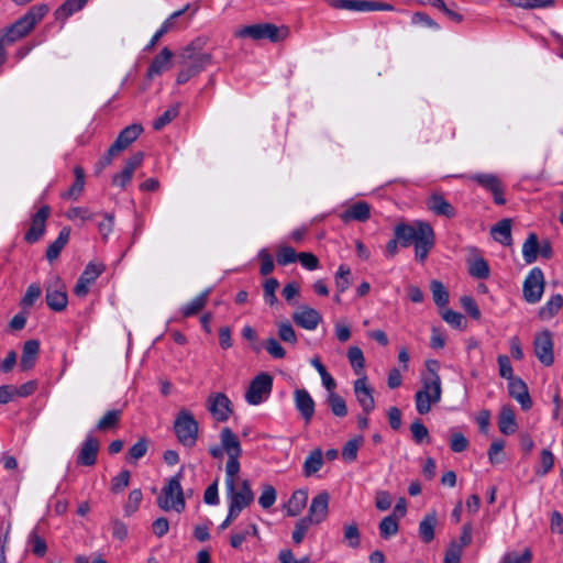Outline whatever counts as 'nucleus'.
Here are the masks:
<instances>
[{
	"mask_svg": "<svg viewBox=\"0 0 563 563\" xmlns=\"http://www.w3.org/2000/svg\"><path fill=\"white\" fill-rule=\"evenodd\" d=\"M394 236L399 240L402 247L415 245V258L423 263L435 244V234L430 223L412 221L399 222L394 228Z\"/></svg>",
	"mask_w": 563,
	"mask_h": 563,
	"instance_id": "1",
	"label": "nucleus"
},
{
	"mask_svg": "<svg viewBox=\"0 0 563 563\" xmlns=\"http://www.w3.org/2000/svg\"><path fill=\"white\" fill-rule=\"evenodd\" d=\"M49 8L45 3L35 4L29 11L10 26L2 30L0 34V47H4L15 41L26 36L35 25L47 14Z\"/></svg>",
	"mask_w": 563,
	"mask_h": 563,
	"instance_id": "2",
	"label": "nucleus"
},
{
	"mask_svg": "<svg viewBox=\"0 0 563 563\" xmlns=\"http://www.w3.org/2000/svg\"><path fill=\"white\" fill-rule=\"evenodd\" d=\"M239 474L240 472L225 473V493L231 515L241 514L255 498L250 481L241 479Z\"/></svg>",
	"mask_w": 563,
	"mask_h": 563,
	"instance_id": "3",
	"label": "nucleus"
},
{
	"mask_svg": "<svg viewBox=\"0 0 563 563\" xmlns=\"http://www.w3.org/2000/svg\"><path fill=\"white\" fill-rule=\"evenodd\" d=\"M441 378L437 371L429 367L428 373L422 377V389L415 395L417 411L420 415L428 413L431 406L441 400Z\"/></svg>",
	"mask_w": 563,
	"mask_h": 563,
	"instance_id": "4",
	"label": "nucleus"
},
{
	"mask_svg": "<svg viewBox=\"0 0 563 563\" xmlns=\"http://www.w3.org/2000/svg\"><path fill=\"white\" fill-rule=\"evenodd\" d=\"M181 477L183 474L180 470L176 475L170 477L162 488L161 495L157 498V505L162 510H174L178 514L185 510L186 500L180 485Z\"/></svg>",
	"mask_w": 563,
	"mask_h": 563,
	"instance_id": "5",
	"label": "nucleus"
},
{
	"mask_svg": "<svg viewBox=\"0 0 563 563\" xmlns=\"http://www.w3.org/2000/svg\"><path fill=\"white\" fill-rule=\"evenodd\" d=\"M173 429L181 445L191 449L197 444L199 423L190 410L186 408L179 410L174 420Z\"/></svg>",
	"mask_w": 563,
	"mask_h": 563,
	"instance_id": "6",
	"label": "nucleus"
},
{
	"mask_svg": "<svg viewBox=\"0 0 563 563\" xmlns=\"http://www.w3.org/2000/svg\"><path fill=\"white\" fill-rule=\"evenodd\" d=\"M238 38H251L255 42L267 41L277 43L282 37L280 27L273 23H255L244 25L234 31Z\"/></svg>",
	"mask_w": 563,
	"mask_h": 563,
	"instance_id": "7",
	"label": "nucleus"
},
{
	"mask_svg": "<svg viewBox=\"0 0 563 563\" xmlns=\"http://www.w3.org/2000/svg\"><path fill=\"white\" fill-rule=\"evenodd\" d=\"M221 444L228 454V462L225 464V473L240 472V456L242 455V448L238 435L228 427L223 428L220 432Z\"/></svg>",
	"mask_w": 563,
	"mask_h": 563,
	"instance_id": "8",
	"label": "nucleus"
},
{
	"mask_svg": "<svg viewBox=\"0 0 563 563\" xmlns=\"http://www.w3.org/2000/svg\"><path fill=\"white\" fill-rule=\"evenodd\" d=\"M464 178L476 183L486 191L490 192L494 202L496 205H505L506 199L504 197L505 194V185L503 180L496 175L492 173H476L468 176H463Z\"/></svg>",
	"mask_w": 563,
	"mask_h": 563,
	"instance_id": "9",
	"label": "nucleus"
},
{
	"mask_svg": "<svg viewBox=\"0 0 563 563\" xmlns=\"http://www.w3.org/2000/svg\"><path fill=\"white\" fill-rule=\"evenodd\" d=\"M273 386V378L267 373H261L257 376H255L250 386L249 389L245 393V400L247 404L256 406L265 401L271 391Z\"/></svg>",
	"mask_w": 563,
	"mask_h": 563,
	"instance_id": "10",
	"label": "nucleus"
},
{
	"mask_svg": "<svg viewBox=\"0 0 563 563\" xmlns=\"http://www.w3.org/2000/svg\"><path fill=\"white\" fill-rule=\"evenodd\" d=\"M544 275L539 267H533L523 280V298L529 303L540 301L544 291Z\"/></svg>",
	"mask_w": 563,
	"mask_h": 563,
	"instance_id": "11",
	"label": "nucleus"
},
{
	"mask_svg": "<svg viewBox=\"0 0 563 563\" xmlns=\"http://www.w3.org/2000/svg\"><path fill=\"white\" fill-rule=\"evenodd\" d=\"M206 406L212 418L218 422H225L233 412L229 397L223 393H212L208 396Z\"/></svg>",
	"mask_w": 563,
	"mask_h": 563,
	"instance_id": "12",
	"label": "nucleus"
},
{
	"mask_svg": "<svg viewBox=\"0 0 563 563\" xmlns=\"http://www.w3.org/2000/svg\"><path fill=\"white\" fill-rule=\"evenodd\" d=\"M45 300L48 308L53 311L60 312L67 308L68 296L66 286L58 277H54L53 282L47 285Z\"/></svg>",
	"mask_w": 563,
	"mask_h": 563,
	"instance_id": "13",
	"label": "nucleus"
},
{
	"mask_svg": "<svg viewBox=\"0 0 563 563\" xmlns=\"http://www.w3.org/2000/svg\"><path fill=\"white\" fill-rule=\"evenodd\" d=\"M533 347L536 356L544 366L553 364V338L549 330H544L536 334Z\"/></svg>",
	"mask_w": 563,
	"mask_h": 563,
	"instance_id": "14",
	"label": "nucleus"
},
{
	"mask_svg": "<svg viewBox=\"0 0 563 563\" xmlns=\"http://www.w3.org/2000/svg\"><path fill=\"white\" fill-rule=\"evenodd\" d=\"M51 216V207H41L31 219L30 229L24 234L25 242L33 244L36 243L45 233L46 221Z\"/></svg>",
	"mask_w": 563,
	"mask_h": 563,
	"instance_id": "15",
	"label": "nucleus"
},
{
	"mask_svg": "<svg viewBox=\"0 0 563 563\" xmlns=\"http://www.w3.org/2000/svg\"><path fill=\"white\" fill-rule=\"evenodd\" d=\"M104 265L102 263H89L85 267L84 272L79 276L75 287L74 294L77 297H85L89 292L90 286L97 280V278L104 272Z\"/></svg>",
	"mask_w": 563,
	"mask_h": 563,
	"instance_id": "16",
	"label": "nucleus"
},
{
	"mask_svg": "<svg viewBox=\"0 0 563 563\" xmlns=\"http://www.w3.org/2000/svg\"><path fill=\"white\" fill-rule=\"evenodd\" d=\"M353 390L363 411L368 415L375 409L374 389L369 386L367 377L362 375L353 383Z\"/></svg>",
	"mask_w": 563,
	"mask_h": 563,
	"instance_id": "17",
	"label": "nucleus"
},
{
	"mask_svg": "<svg viewBox=\"0 0 563 563\" xmlns=\"http://www.w3.org/2000/svg\"><path fill=\"white\" fill-rule=\"evenodd\" d=\"M144 159L143 152H136L125 162L123 169L112 177V185L124 189L131 181L134 172L142 165Z\"/></svg>",
	"mask_w": 563,
	"mask_h": 563,
	"instance_id": "18",
	"label": "nucleus"
},
{
	"mask_svg": "<svg viewBox=\"0 0 563 563\" xmlns=\"http://www.w3.org/2000/svg\"><path fill=\"white\" fill-rule=\"evenodd\" d=\"M99 441L89 432L80 445L76 463L80 466H93L97 463Z\"/></svg>",
	"mask_w": 563,
	"mask_h": 563,
	"instance_id": "19",
	"label": "nucleus"
},
{
	"mask_svg": "<svg viewBox=\"0 0 563 563\" xmlns=\"http://www.w3.org/2000/svg\"><path fill=\"white\" fill-rule=\"evenodd\" d=\"M295 323L306 330H316L322 321L321 314L313 308L306 305L298 306L292 314Z\"/></svg>",
	"mask_w": 563,
	"mask_h": 563,
	"instance_id": "20",
	"label": "nucleus"
},
{
	"mask_svg": "<svg viewBox=\"0 0 563 563\" xmlns=\"http://www.w3.org/2000/svg\"><path fill=\"white\" fill-rule=\"evenodd\" d=\"M330 496L327 492H321L314 496L309 507L307 519H311V523L319 525L324 521L329 512Z\"/></svg>",
	"mask_w": 563,
	"mask_h": 563,
	"instance_id": "21",
	"label": "nucleus"
},
{
	"mask_svg": "<svg viewBox=\"0 0 563 563\" xmlns=\"http://www.w3.org/2000/svg\"><path fill=\"white\" fill-rule=\"evenodd\" d=\"M295 407L306 423H309L314 415V400L306 389H296L294 394Z\"/></svg>",
	"mask_w": 563,
	"mask_h": 563,
	"instance_id": "22",
	"label": "nucleus"
},
{
	"mask_svg": "<svg viewBox=\"0 0 563 563\" xmlns=\"http://www.w3.org/2000/svg\"><path fill=\"white\" fill-rule=\"evenodd\" d=\"M509 395L515 398L523 410H529L532 406V401L528 391L526 383L519 378L514 377L508 380Z\"/></svg>",
	"mask_w": 563,
	"mask_h": 563,
	"instance_id": "23",
	"label": "nucleus"
},
{
	"mask_svg": "<svg viewBox=\"0 0 563 563\" xmlns=\"http://www.w3.org/2000/svg\"><path fill=\"white\" fill-rule=\"evenodd\" d=\"M371 217V206L365 201H358L346 208L340 218L343 222L347 223L351 221L365 222Z\"/></svg>",
	"mask_w": 563,
	"mask_h": 563,
	"instance_id": "24",
	"label": "nucleus"
},
{
	"mask_svg": "<svg viewBox=\"0 0 563 563\" xmlns=\"http://www.w3.org/2000/svg\"><path fill=\"white\" fill-rule=\"evenodd\" d=\"M212 291V288H207L203 291H201L198 296H196L192 300H190L188 303L184 305L179 310L178 313L183 319H187L194 316H197L207 305L209 296Z\"/></svg>",
	"mask_w": 563,
	"mask_h": 563,
	"instance_id": "25",
	"label": "nucleus"
},
{
	"mask_svg": "<svg viewBox=\"0 0 563 563\" xmlns=\"http://www.w3.org/2000/svg\"><path fill=\"white\" fill-rule=\"evenodd\" d=\"M143 132V126L139 123H133L124 128L118 135L112 145L120 152L128 148Z\"/></svg>",
	"mask_w": 563,
	"mask_h": 563,
	"instance_id": "26",
	"label": "nucleus"
},
{
	"mask_svg": "<svg viewBox=\"0 0 563 563\" xmlns=\"http://www.w3.org/2000/svg\"><path fill=\"white\" fill-rule=\"evenodd\" d=\"M427 207L437 216L453 218L455 216L454 207L444 199L441 194H432L427 200Z\"/></svg>",
	"mask_w": 563,
	"mask_h": 563,
	"instance_id": "27",
	"label": "nucleus"
},
{
	"mask_svg": "<svg viewBox=\"0 0 563 563\" xmlns=\"http://www.w3.org/2000/svg\"><path fill=\"white\" fill-rule=\"evenodd\" d=\"M172 57V51L168 47H164L150 64L146 73L147 77L154 78L167 70L169 68Z\"/></svg>",
	"mask_w": 563,
	"mask_h": 563,
	"instance_id": "28",
	"label": "nucleus"
},
{
	"mask_svg": "<svg viewBox=\"0 0 563 563\" xmlns=\"http://www.w3.org/2000/svg\"><path fill=\"white\" fill-rule=\"evenodd\" d=\"M38 352L40 342L37 340H29L24 343L20 361L21 371L26 372L34 367Z\"/></svg>",
	"mask_w": 563,
	"mask_h": 563,
	"instance_id": "29",
	"label": "nucleus"
},
{
	"mask_svg": "<svg viewBox=\"0 0 563 563\" xmlns=\"http://www.w3.org/2000/svg\"><path fill=\"white\" fill-rule=\"evenodd\" d=\"M438 523L435 510L428 512L419 523V537L422 542L430 543L434 539V529Z\"/></svg>",
	"mask_w": 563,
	"mask_h": 563,
	"instance_id": "30",
	"label": "nucleus"
},
{
	"mask_svg": "<svg viewBox=\"0 0 563 563\" xmlns=\"http://www.w3.org/2000/svg\"><path fill=\"white\" fill-rule=\"evenodd\" d=\"M499 431L506 435L512 434L517 430V422L514 409L510 406H504L498 417Z\"/></svg>",
	"mask_w": 563,
	"mask_h": 563,
	"instance_id": "31",
	"label": "nucleus"
},
{
	"mask_svg": "<svg viewBox=\"0 0 563 563\" xmlns=\"http://www.w3.org/2000/svg\"><path fill=\"white\" fill-rule=\"evenodd\" d=\"M87 2L88 0H65L54 12L55 20L65 22L74 13L80 11Z\"/></svg>",
	"mask_w": 563,
	"mask_h": 563,
	"instance_id": "32",
	"label": "nucleus"
},
{
	"mask_svg": "<svg viewBox=\"0 0 563 563\" xmlns=\"http://www.w3.org/2000/svg\"><path fill=\"white\" fill-rule=\"evenodd\" d=\"M69 235L70 229L65 227L59 231L56 240L48 245L46 250V258L49 262L55 261L59 256L62 250L65 247L69 240Z\"/></svg>",
	"mask_w": 563,
	"mask_h": 563,
	"instance_id": "33",
	"label": "nucleus"
},
{
	"mask_svg": "<svg viewBox=\"0 0 563 563\" xmlns=\"http://www.w3.org/2000/svg\"><path fill=\"white\" fill-rule=\"evenodd\" d=\"M492 234L494 239L504 244V245H510L511 244V220L510 219H503L500 220L496 225L492 228Z\"/></svg>",
	"mask_w": 563,
	"mask_h": 563,
	"instance_id": "34",
	"label": "nucleus"
},
{
	"mask_svg": "<svg viewBox=\"0 0 563 563\" xmlns=\"http://www.w3.org/2000/svg\"><path fill=\"white\" fill-rule=\"evenodd\" d=\"M323 465V453L321 449L312 450L303 462V474L309 477L321 470Z\"/></svg>",
	"mask_w": 563,
	"mask_h": 563,
	"instance_id": "35",
	"label": "nucleus"
},
{
	"mask_svg": "<svg viewBox=\"0 0 563 563\" xmlns=\"http://www.w3.org/2000/svg\"><path fill=\"white\" fill-rule=\"evenodd\" d=\"M75 181L71 187L62 195L64 199H78L85 187V170L81 166L74 168Z\"/></svg>",
	"mask_w": 563,
	"mask_h": 563,
	"instance_id": "36",
	"label": "nucleus"
},
{
	"mask_svg": "<svg viewBox=\"0 0 563 563\" xmlns=\"http://www.w3.org/2000/svg\"><path fill=\"white\" fill-rule=\"evenodd\" d=\"M308 500V493L306 489H298L294 492L290 499L287 503V514L289 516L299 515L306 507Z\"/></svg>",
	"mask_w": 563,
	"mask_h": 563,
	"instance_id": "37",
	"label": "nucleus"
},
{
	"mask_svg": "<svg viewBox=\"0 0 563 563\" xmlns=\"http://www.w3.org/2000/svg\"><path fill=\"white\" fill-rule=\"evenodd\" d=\"M539 245L538 235L530 233L522 245V256L527 264H532L537 261Z\"/></svg>",
	"mask_w": 563,
	"mask_h": 563,
	"instance_id": "38",
	"label": "nucleus"
},
{
	"mask_svg": "<svg viewBox=\"0 0 563 563\" xmlns=\"http://www.w3.org/2000/svg\"><path fill=\"white\" fill-rule=\"evenodd\" d=\"M563 297L561 295L552 296L539 311V317L542 320L552 319L562 308Z\"/></svg>",
	"mask_w": 563,
	"mask_h": 563,
	"instance_id": "39",
	"label": "nucleus"
},
{
	"mask_svg": "<svg viewBox=\"0 0 563 563\" xmlns=\"http://www.w3.org/2000/svg\"><path fill=\"white\" fill-rule=\"evenodd\" d=\"M398 521L399 519L396 515H389L383 518L378 526L380 537L383 539H389L397 534L399 530Z\"/></svg>",
	"mask_w": 563,
	"mask_h": 563,
	"instance_id": "40",
	"label": "nucleus"
},
{
	"mask_svg": "<svg viewBox=\"0 0 563 563\" xmlns=\"http://www.w3.org/2000/svg\"><path fill=\"white\" fill-rule=\"evenodd\" d=\"M122 416V410L120 409H112L108 410L103 417L98 421L96 426V430L98 431H108L110 429H113L119 423Z\"/></svg>",
	"mask_w": 563,
	"mask_h": 563,
	"instance_id": "41",
	"label": "nucleus"
},
{
	"mask_svg": "<svg viewBox=\"0 0 563 563\" xmlns=\"http://www.w3.org/2000/svg\"><path fill=\"white\" fill-rule=\"evenodd\" d=\"M364 442L363 437L354 438L345 443L342 449L341 455L345 462H354L357 457V451Z\"/></svg>",
	"mask_w": 563,
	"mask_h": 563,
	"instance_id": "42",
	"label": "nucleus"
},
{
	"mask_svg": "<svg viewBox=\"0 0 563 563\" xmlns=\"http://www.w3.org/2000/svg\"><path fill=\"white\" fill-rule=\"evenodd\" d=\"M347 358H349V362H350L352 368L354 369L355 374H357V375L363 374V369L365 366V358H364L362 350L357 346H351L347 350Z\"/></svg>",
	"mask_w": 563,
	"mask_h": 563,
	"instance_id": "43",
	"label": "nucleus"
},
{
	"mask_svg": "<svg viewBox=\"0 0 563 563\" xmlns=\"http://www.w3.org/2000/svg\"><path fill=\"white\" fill-rule=\"evenodd\" d=\"M327 401L334 416L345 417L347 415L345 400L339 394H329Z\"/></svg>",
	"mask_w": 563,
	"mask_h": 563,
	"instance_id": "44",
	"label": "nucleus"
},
{
	"mask_svg": "<svg viewBox=\"0 0 563 563\" xmlns=\"http://www.w3.org/2000/svg\"><path fill=\"white\" fill-rule=\"evenodd\" d=\"M279 287V282L276 278H267L263 284V296L267 305L274 306L278 302L276 290Z\"/></svg>",
	"mask_w": 563,
	"mask_h": 563,
	"instance_id": "45",
	"label": "nucleus"
},
{
	"mask_svg": "<svg viewBox=\"0 0 563 563\" xmlns=\"http://www.w3.org/2000/svg\"><path fill=\"white\" fill-rule=\"evenodd\" d=\"M432 297L437 306L444 307L449 302V292L444 285L439 280H432L430 284Z\"/></svg>",
	"mask_w": 563,
	"mask_h": 563,
	"instance_id": "46",
	"label": "nucleus"
},
{
	"mask_svg": "<svg viewBox=\"0 0 563 563\" xmlns=\"http://www.w3.org/2000/svg\"><path fill=\"white\" fill-rule=\"evenodd\" d=\"M42 295V289L40 287L38 284L36 283H33L31 284L24 296L22 297L21 301H20V305L23 309H30L35 302L36 300L41 297Z\"/></svg>",
	"mask_w": 563,
	"mask_h": 563,
	"instance_id": "47",
	"label": "nucleus"
},
{
	"mask_svg": "<svg viewBox=\"0 0 563 563\" xmlns=\"http://www.w3.org/2000/svg\"><path fill=\"white\" fill-rule=\"evenodd\" d=\"M179 114V106H173L165 110L154 122L153 129L156 131L162 130L165 125L170 123Z\"/></svg>",
	"mask_w": 563,
	"mask_h": 563,
	"instance_id": "48",
	"label": "nucleus"
},
{
	"mask_svg": "<svg viewBox=\"0 0 563 563\" xmlns=\"http://www.w3.org/2000/svg\"><path fill=\"white\" fill-rule=\"evenodd\" d=\"M344 540L347 542L349 547L356 549L361 543V533L358 527L355 522L345 525L343 528Z\"/></svg>",
	"mask_w": 563,
	"mask_h": 563,
	"instance_id": "49",
	"label": "nucleus"
},
{
	"mask_svg": "<svg viewBox=\"0 0 563 563\" xmlns=\"http://www.w3.org/2000/svg\"><path fill=\"white\" fill-rule=\"evenodd\" d=\"M468 273L473 277L485 279L489 276L488 263L483 257L476 258L471 263Z\"/></svg>",
	"mask_w": 563,
	"mask_h": 563,
	"instance_id": "50",
	"label": "nucleus"
},
{
	"mask_svg": "<svg viewBox=\"0 0 563 563\" xmlns=\"http://www.w3.org/2000/svg\"><path fill=\"white\" fill-rule=\"evenodd\" d=\"M142 499L143 494L141 489L131 490L124 505V515L128 517L133 515L140 508Z\"/></svg>",
	"mask_w": 563,
	"mask_h": 563,
	"instance_id": "51",
	"label": "nucleus"
},
{
	"mask_svg": "<svg viewBox=\"0 0 563 563\" xmlns=\"http://www.w3.org/2000/svg\"><path fill=\"white\" fill-rule=\"evenodd\" d=\"M311 519L305 517L297 520L295 530L292 531L291 539L295 544H300L311 526Z\"/></svg>",
	"mask_w": 563,
	"mask_h": 563,
	"instance_id": "52",
	"label": "nucleus"
},
{
	"mask_svg": "<svg viewBox=\"0 0 563 563\" xmlns=\"http://www.w3.org/2000/svg\"><path fill=\"white\" fill-rule=\"evenodd\" d=\"M277 493L272 485H264L258 497V504L263 509H268L276 501Z\"/></svg>",
	"mask_w": 563,
	"mask_h": 563,
	"instance_id": "53",
	"label": "nucleus"
},
{
	"mask_svg": "<svg viewBox=\"0 0 563 563\" xmlns=\"http://www.w3.org/2000/svg\"><path fill=\"white\" fill-rule=\"evenodd\" d=\"M147 452V441L142 438L136 443H134L129 452H128V460L130 462H136L140 459H142Z\"/></svg>",
	"mask_w": 563,
	"mask_h": 563,
	"instance_id": "54",
	"label": "nucleus"
},
{
	"mask_svg": "<svg viewBox=\"0 0 563 563\" xmlns=\"http://www.w3.org/2000/svg\"><path fill=\"white\" fill-rule=\"evenodd\" d=\"M114 228V214L104 213L103 220L98 222V230L104 241L108 240Z\"/></svg>",
	"mask_w": 563,
	"mask_h": 563,
	"instance_id": "55",
	"label": "nucleus"
},
{
	"mask_svg": "<svg viewBox=\"0 0 563 563\" xmlns=\"http://www.w3.org/2000/svg\"><path fill=\"white\" fill-rule=\"evenodd\" d=\"M554 465V455L548 450L543 449L541 451V467L536 471L537 475L544 476L548 474Z\"/></svg>",
	"mask_w": 563,
	"mask_h": 563,
	"instance_id": "56",
	"label": "nucleus"
},
{
	"mask_svg": "<svg viewBox=\"0 0 563 563\" xmlns=\"http://www.w3.org/2000/svg\"><path fill=\"white\" fill-rule=\"evenodd\" d=\"M130 476H131V474L128 470L120 472L111 481V490L113 493H120V492L124 490L129 485Z\"/></svg>",
	"mask_w": 563,
	"mask_h": 563,
	"instance_id": "57",
	"label": "nucleus"
},
{
	"mask_svg": "<svg viewBox=\"0 0 563 563\" xmlns=\"http://www.w3.org/2000/svg\"><path fill=\"white\" fill-rule=\"evenodd\" d=\"M351 275V271L349 267L341 265L336 273L335 285L339 292L345 291L350 286L349 277Z\"/></svg>",
	"mask_w": 563,
	"mask_h": 563,
	"instance_id": "58",
	"label": "nucleus"
},
{
	"mask_svg": "<svg viewBox=\"0 0 563 563\" xmlns=\"http://www.w3.org/2000/svg\"><path fill=\"white\" fill-rule=\"evenodd\" d=\"M258 257L261 260L260 272L263 276H267L274 269V258L266 249L260 251Z\"/></svg>",
	"mask_w": 563,
	"mask_h": 563,
	"instance_id": "59",
	"label": "nucleus"
},
{
	"mask_svg": "<svg viewBox=\"0 0 563 563\" xmlns=\"http://www.w3.org/2000/svg\"><path fill=\"white\" fill-rule=\"evenodd\" d=\"M497 363H498V367H499V375L503 378L509 380L515 377L510 360L507 355H504V354L499 355L497 357Z\"/></svg>",
	"mask_w": 563,
	"mask_h": 563,
	"instance_id": "60",
	"label": "nucleus"
},
{
	"mask_svg": "<svg viewBox=\"0 0 563 563\" xmlns=\"http://www.w3.org/2000/svg\"><path fill=\"white\" fill-rule=\"evenodd\" d=\"M121 152L111 145L108 151L103 154V156L96 164V173H101L108 165H110L114 157H117Z\"/></svg>",
	"mask_w": 563,
	"mask_h": 563,
	"instance_id": "61",
	"label": "nucleus"
},
{
	"mask_svg": "<svg viewBox=\"0 0 563 563\" xmlns=\"http://www.w3.org/2000/svg\"><path fill=\"white\" fill-rule=\"evenodd\" d=\"M450 448L455 453L463 452L468 448V440L461 432H454L451 435Z\"/></svg>",
	"mask_w": 563,
	"mask_h": 563,
	"instance_id": "62",
	"label": "nucleus"
},
{
	"mask_svg": "<svg viewBox=\"0 0 563 563\" xmlns=\"http://www.w3.org/2000/svg\"><path fill=\"white\" fill-rule=\"evenodd\" d=\"M410 431L412 433V438L417 443H421L424 439L429 437V431L427 427L420 421L416 420L410 426Z\"/></svg>",
	"mask_w": 563,
	"mask_h": 563,
	"instance_id": "63",
	"label": "nucleus"
},
{
	"mask_svg": "<svg viewBox=\"0 0 563 563\" xmlns=\"http://www.w3.org/2000/svg\"><path fill=\"white\" fill-rule=\"evenodd\" d=\"M32 552L38 558H43L46 554L47 545L45 540L36 533L31 534Z\"/></svg>",
	"mask_w": 563,
	"mask_h": 563,
	"instance_id": "64",
	"label": "nucleus"
}]
</instances>
